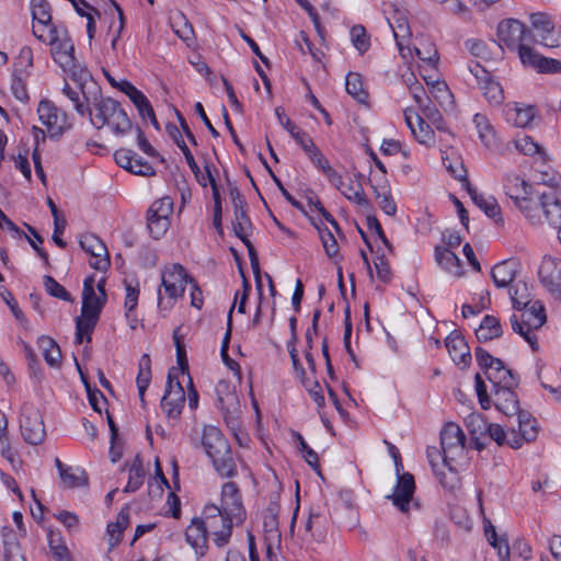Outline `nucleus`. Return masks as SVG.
Here are the masks:
<instances>
[{
    "mask_svg": "<svg viewBox=\"0 0 561 561\" xmlns=\"http://www.w3.org/2000/svg\"><path fill=\"white\" fill-rule=\"evenodd\" d=\"M466 436L455 423H447L440 432L442 454L427 448V458L440 484L449 491L459 486V468L465 458Z\"/></svg>",
    "mask_w": 561,
    "mask_h": 561,
    "instance_id": "f257e3e1",
    "label": "nucleus"
},
{
    "mask_svg": "<svg viewBox=\"0 0 561 561\" xmlns=\"http://www.w3.org/2000/svg\"><path fill=\"white\" fill-rule=\"evenodd\" d=\"M94 275H89L83 282L81 314L76 318V337L78 344L85 340L91 342L92 332L107 301V295H99L95 288Z\"/></svg>",
    "mask_w": 561,
    "mask_h": 561,
    "instance_id": "f03ea898",
    "label": "nucleus"
},
{
    "mask_svg": "<svg viewBox=\"0 0 561 561\" xmlns=\"http://www.w3.org/2000/svg\"><path fill=\"white\" fill-rule=\"evenodd\" d=\"M201 444L207 457L211 460L215 470L221 477L230 478L237 473V466L231 454L230 445L218 427L205 425Z\"/></svg>",
    "mask_w": 561,
    "mask_h": 561,
    "instance_id": "7ed1b4c3",
    "label": "nucleus"
},
{
    "mask_svg": "<svg viewBox=\"0 0 561 561\" xmlns=\"http://www.w3.org/2000/svg\"><path fill=\"white\" fill-rule=\"evenodd\" d=\"M505 195L533 226L540 225L539 207L534 198L533 185L516 173H508L503 179Z\"/></svg>",
    "mask_w": 561,
    "mask_h": 561,
    "instance_id": "20e7f679",
    "label": "nucleus"
},
{
    "mask_svg": "<svg viewBox=\"0 0 561 561\" xmlns=\"http://www.w3.org/2000/svg\"><path fill=\"white\" fill-rule=\"evenodd\" d=\"M208 535L213 536L214 543L217 547L226 546L231 537L236 519L225 514L215 504H208L203 510L201 518Z\"/></svg>",
    "mask_w": 561,
    "mask_h": 561,
    "instance_id": "39448f33",
    "label": "nucleus"
},
{
    "mask_svg": "<svg viewBox=\"0 0 561 561\" xmlns=\"http://www.w3.org/2000/svg\"><path fill=\"white\" fill-rule=\"evenodd\" d=\"M474 355L479 366L483 369L488 380L492 383V389L518 385V378L501 359L493 357L482 347H477Z\"/></svg>",
    "mask_w": 561,
    "mask_h": 561,
    "instance_id": "423d86ee",
    "label": "nucleus"
},
{
    "mask_svg": "<svg viewBox=\"0 0 561 561\" xmlns=\"http://www.w3.org/2000/svg\"><path fill=\"white\" fill-rule=\"evenodd\" d=\"M188 276L185 268L180 264H173L162 272V287L167 299L163 297L161 289L158 293V307L161 310H170L175 300L181 297L185 290Z\"/></svg>",
    "mask_w": 561,
    "mask_h": 561,
    "instance_id": "0eeeda50",
    "label": "nucleus"
},
{
    "mask_svg": "<svg viewBox=\"0 0 561 561\" xmlns=\"http://www.w3.org/2000/svg\"><path fill=\"white\" fill-rule=\"evenodd\" d=\"M394 466L397 483L393 488V492L387 495V499L390 500L400 512L407 514L410 512L412 505L417 507V503L413 497L415 481L410 472H401L403 465L399 451H396L394 455Z\"/></svg>",
    "mask_w": 561,
    "mask_h": 561,
    "instance_id": "6e6552de",
    "label": "nucleus"
},
{
    "mask_svg": "<svg viewBox=\"0 0 561 561\" xmlns=\"http://www.w3.org/2000/svg\"><path fill=\"white\" fill-rule=\"evenodd\" d=\"M172 213L173 199L170 196H163L151 204L147 211V228L153 239L160 240L167 233Z\"/></svg>",
    "mask_w": 561,
    "mask_h": 561,
    "instance_id": "1a4fd4ad",
    "label": "nucleus"
},
{
    "mask_svg": "<svg viewBox=\"0 0 561 561\" xmlns=\"http://www.w3.org/2000/svg\"><path fill=\"white\" fill-rule=\"evenodd\" d=\"M383 14L386 20L393 32L398 49L403 58L412 55L410 47L404 46V41L411 36V30L408 23L405 10L398 7L396 3H385Z\"/></svg>",
    "mask_w": 561,
    "mask_h": 561,
    "instance_id": "9d476101",
    "label": "nucleus"
},
{
    "mask_svg": "<svg viewBox=\"0 0 561 561\" xmlns=\"http://www.w3.org/2000/svg\"><path fill=\"white\" fill-rule=\"evenodd\" d=\"M20 431L25 443L39 445L46 437V427L39 410L33 404L25 403L21 410Z\"/></svg>",
    "mask_w": 561,
    "mask_h": 561,
    "instance_id": "9b49d317",
    "label": "nucleus"
},
{
    "mask_svg": "<svg viewBox=\"0 0 561 561\" xmlns=\"http://www.w3.org/2000/svg\"><path fill=\"white\" fill-rule=\"evenodd\" d=\"M218 407L226 424L232 430L240 428L241 407L237 392L227 382H219L217 388Z\"/></svg>",
    "mask_w": 561,
    "mask_h": 561,
    "instance_id": "f8f14e48",
    "label": "nucleus"
},
{
    "mask_svg": "<svg viewBox=\"0 0 561 561\" xmlns=\"http://www.w3.org/2000/svg\"><path fill=\"white\" fill-rule=\"evenodd\" d=\"M185 403V392L178 380V371L171 368L168 374V382L161 400V408L169 419H176L182 413Z\"/></svg>",
    "mask_w": 561,
    "mask_h": 561,
    "instance_id": "ddd939ff",
    "label": "nucleus"
},
{
    "mask_svg": "<svg viewBox=\"0 0 561 561\" xmlns=\"http://www.w3.org/2000/svg\"><path fill=\"white\" fill-rule=\"evenodd\" d=\"M92 98L88 96L83 91L82 93L84 100L88 102L87 113L90 116V121L94 127L100 129L106 126L108 118L112 115V111H106V108L118 107L121 104L111 98H103L101 90L96 84H92Z\"/></svg>",
    "mask_w": 561,
    "mask_h": 561,
    "instance_id": "4468645a",
    "label": "nucleus"
},
{
    "mask_svg": "<svg viewBox=\"0 0 561 561\" xmlns=\"http://www.w3.org/2000/svg\"><path fill=\"white\" fill-rule=\"evenodd\" d=\"M528 33L525 24L515 19L503 20L497 26L500 44L510 50H517L519 58L522 48H530L523 44Z\"/></svg>",
    "mask_w": 561,
    "mask_h": 561,
    "instance_id": "2eb2a0df",
    "label": "nucleus"
},
{
    "mask_svg": "<svg viewBox=\"0 0 561 561\" xmlns=\"http://www.w3.org/2000/svg\"><path fill=\"white\" fill-rule=\"evenodd\" d=\"M48 37L55 61L61 66L71 65L75 60V46L68 31L65 27L50 26Z\"/></svg>",
    "mask_w": 561,
    "mask_h": 561,
    "instance_id": "dca6fc26",
    "label": "nucleus"
},
{
    "mask_svg": "<svg viewBox=\"0 0 561 561\" xmlns=\"http://www.w3.org/2000/svg\"><path fill=\"white\" fill-rule=\"evenodd\" d=\"M531 26L537 41L549 48L561 46V28L557 27L549 15L534 13L530 15Z\"/></svg>",
    "mask_w": 561,
    "mask_h": 561,
    "instance_id": "f3484780",
    "label": "nucleus"
},
{
    "mask_svg": "<svg viewBox=\"0 0 561 561\" xmlns=\"http://www.w3.org/2000/svg\"><path fill=\"white\" fill-rule=\"evenodd\" d=\"M251 226L252 225H251L250 218L248 217V215L245 213V209L237 208L234 210L233 231H234L236 236L239 239H241V241L244 243V245L248 249L250 261H251V266L256 276L260 296H262V285H261L260 278H259V273H260L259 260H257V255L254 250V247L248 238Z\"/></svg>",
    "mask_w": 561,
    "mask_h": 561,
    "instance_id": "a211bd4d",
    "label": "nucleus"
},
{
    "mask_svg": "<svg viewBox=\"0 0 561 561\" xmlns=\"http://www.w3.org/2000/svg\"><path fill=\"white\" fill-rule=\"evenodd\" d=\"M221 512L236 519L239 525L245 519V508L238 485L234 482H226L221 486L220 506Z\"/></svg>",
    "mask_w": 561,
    "mask_h": 561,
    "instance_id": "6ab92c4d",
    "label": "nucleus"
},
{
    "mask_svg": "<svg viewBox=\"0 0 561 561\" xmlns=\"http://www.w3.org/2000/svg\"><path fill=\"white\" fill-rule=\"evenodd\" d=\"M81 248L91 255L90 266L96 271L104 272L110 267V255L104 242L95 234L88 233L80 239Z\"/></svg>",
    "mask_w": 561,
    "mask_h": 561,
    "instance_id": "aec40b11",
    "label": "nucleus"
},
{
    "mask_svg": "<svg viewBox=\"0 0 561 561\" xmlns=\"http://www.w3.org/2000/svg\"><path fill=\"white\" fill-rule=\"evenodd\" d=\"M38 118L50 137H59L66 129V115L53 102L43 100L37 107Z\"/></svg>",
    "mask_w": 561,
    "mask_h": 561,
    "instance_id": "412c9836",
    "label": "nucleus"
},
{
    "mask_svg": "<svg viewBox=\"0 0 561 561\" xmlns=\"http://www.w3.org/2000/svg\"><path fill=\"white\" fill-rule=\"evenodd\" d=\"M541 284L553 295L561 294V260L546 255L538 271Z\"/></svg>",
    "mask_w": 561,
    "mask_h": 561,
    "instance_id": "4be33fe9",
    "label": "nucleus"
},
{
    "mask_svg": "<svg viewBox=\"0 0 561 561\" xmlns=\"http://www.w3.org/2000/svg\"><path fill=\"white\" fill-rule=\"evenodd\" d=\"M518 416V431H511V438L508 446L518 449L524 443H531L538 436L537 421L528 413L520 411L516 414Z\"/></svg>",
    "mask_w": 561,
    "mask_h": 561,
    "instance_id": "5701e85b",
    "label": "nucleus"
},
{
    "mask_svg": "<svg viewBox=\"0 0 561 561\" xmlns=\"http://www.w3.org/2000/svg\"><path fill=\"white\" fill-rule=\"evenodd\" d=\"M403 115L405 124L410 128L413 137L421 145H424L426 147L434 146L435 133L432 129L431 125L426 123L419 113H415L411 108L404 110Z\"/></svg>",
    "mask_w": 561,
    "mask_h": 561,
    "instance_id": "b1692460",
    "label": "nucleus"
},
{
    "mask_svg": "<svg viewBox=\"0 0 561 561\" xmlns=\"http://www.w3.org/2000/svg\"><path fill=\"white\" fill-rule=\"evenodd\" d=\"M540 216L543 215L551 226L561 224V190L559 192H542L536 199Z\"/></svg>",
    "mask_w": 561,
    "mask_h": 561,
    "instance_id": "393cba45",
    "label": "nucleus"
},
{
    "mask_svg": "<svg viewBox=\"0 0 561 561\" xmlns=\"http://www.w3.org/2000/svg\"><path fill=\"white\" fill-rule=\"evenodd\" d=\"M520 62L537 70L540 73H561V61L543 57L533 48L520 49Z\"/></svg>",
    "mask_w": 561,
    "mask_h": 561,
    "instance_id": "a878e982",
    "label": "nucleus"
},
{
    "mask_svg": "<svg viewBox=\"0 0 561 561\" xmlns=\"http://www.w3.org/2000/svg\"><path fill=\"white\" fill-rule=\"evenodd\" d=\"M116 163L134 174L149 176L154 174V169L146 161H142L133 150L122 148L115 151Z\"/></svg>",
    "mask_w": 561,
    "mask_h": 561,
    "instance_id": "bb28decb",
    "label": "nucleus"
},
{
    "mask_svg": "<svg viewBox=\"0 0 561 561\" xmlns=\"http://www.w3.org/2000/svg\"><path fill=\"white\" fill-rule=\"evenodd\" d=\"M515 387L506 386L492 389V400L495 408L507 416L516 415L520 412L519 401L513 390Z\"/></svg>",
    "mask_w": 561,
    "mask_h": 561,
    "instance_id": "cd10ccee",
    "label": "nucleus"
},
{
    "mask_svg": "<svg viewBox=\"0 0 561 561\" xmlns=\"http://www.w3.org/2000/svg\"><path fill=\"white\" fill-rule=\"evenodd\" d=\"M519 264L515 260H505L495 264L491 270V276L497 288L510 289L516 283Z\"/></svg>",
    "mask_w": 561,
    "mask_h": 561,
    "instance_id": "c85d7f7f",
    "label": "nucleus"
},
{
    "mask_svg": "<svg viewBox=\"0 0 561 561\" xmlns=\"http://www.w3.org/2000/svg\"><path fill=\"white\" fill-rule=\"evenodd\" d=\"M185 538L198 558L206 554L208 549V534L201 518H194L191 522L186 528Z\"/></svg>",
    "mask_w": 561,
    "mask_h": 561,
    "instance_id": "c756f323",
    "label": "nucleus"
},
{
    "mask_svg": "<svg viewBox=\"0 0 561 561\" xmlns=\"http://www.w3.org/2000/svg\"><path fill=\"white\" fill-rule=\"evenodd\" d=\"M467 192L470 195L472 202L490 218L496 222L502 221L501 207L497 201L493 196H485L478 192L476 187H472L467 183Z\"/></svg>",
    "mask_w": 561,
    "mask_h": 561,
    "instance_id": "7c9ffc66",
    "label": "nucleus"
},
{
    "mask_svg": "<svg viewBox=\"0 0 561 561\" xmlns=\"http://www.w3.org/2000/svg\"><path fill=\"white\" fill-rule=\"evenodd\" d=\"M445 345L456 365L466 367L470 363L471 354L462 336L450 334L445 340Z\"/></svg>",
    "mask_w": 561,
    "mask_h": 561,
    "instance_id": "2f4dec72",
    "label": "nucleus"
},
{
    "mask_svg": "<svg viewBox=\"0 0 561 561\" xmlns=\"http://www.w3.org/2000/svg\"><path fill=\"white\" fill-rule=\"evenodd\" d=\"M424 66L420 67V73L428 85L430 98H433L439 105L447 106L453 104V94L444 81L433 79L432 75L423 72Z\"/></svg>",
    "mask_w": 561,
    "mask_h": 561,
    "instance_id": "473e14b6",
    "label": "nucleus"
},
{
    "mask_svg": "<svg viewBox=\"0 0 561 561\" xmlns=\"http://www.w3.org/2000/svg\"><path fill=\"white\" fill-rule=\"evenodd\" d=\"M92 84H96L93 81H90L88 84H80L79 89H73L69 83H65L62 88V93L73 103V107L80 115H85L88 110V102L83 98V92L87 93L88 96L92 98L93 88Z\"/></svg>",
    "mask_w": 561,
    "mask_h": 561,
    "instance_id": "72a5a7b5",
    "label": "nucleus"
},
{
    "mask_svg": "<svg viewBox=\"0 0 561 561\" xmlns=\"http://www.w3.org/2000/svg\"><path fill=\"white\" fill-rule=\"evenodd\" d=\"M339 182H330L333 186H335L343 196H345L348 201L360 205L366 206L367 199L364 194V190L362 184L355 180L350 179L347 183H345L342 176L339 174Z\"/></svg>",
    "mask_w": 561,
    "mask_h": 561,
    "instance_id": "f704fd0d",
    "label": "nucleus"
},
{
    "mask_svg": "<svg viewBox=\"0 0 561 561\" xmlns=\"http://www.w3.org/2000/svg\"><path fill=\"white\" fill-rule=\"evenodd\" d=\"M537 111L533 105L510 106L506 111V118L517 127L525 128L534 121Z\"/></svg>",
    "mask_w": 561,
    "mask_h": 561,
    "instance_id": "c9c22d12",
    "label": "nucleus"
},
{
    "mask_svg": "<svg viewBox=\"0 0 561 561\" xmlns=\"http://www.w3.org/2000/svg\"><path fill=\"white\" fill-rule=\"evenodd\" d=\"M523 312L518 316L526 324L527 332L529 329L539 330L547 320L545 308L539 301L533 302L529 307L523 308Z\"/></svg>",
    "mask_w": 561,
    "mask_h": 561,
    "instance_id": "e433bc0d",
    "label": "nucleus"
},
{
    "mask_svg": "<svg viewBox=\"0 0 561 561\" xmlns=\"http://www.w3.org/2000/svg\"><path fill=\"white\" fill-rule=\"evenodd\" d=\"M435 260L449 274L457 277L463 274L459 257L449 249L436 247Z\"/></svg>",
    "mask_w": 561,
    "mask_h": 561,
    "instance_id": "4c0bfd02",
    "label": "nucleus"
},
{
    "mask_svg": "<svg viewBox=\"0 0 561 561\" xmlns=\"http://www.w3.org/2000/svg\"><path fill=\"white\" fill-rule=\"evenodd\" d=\"M419 108L424 121H428L438 131L444 133L446 137L453 138V133L447 127L439 110L433 104L432 99L427 100Z\"/></svg>",
    "mask_w": 561,
    "mask_h": 561,
    "instance_id": "58836bf2",
    "label": "nucleus"
},
{
    "mask_svg": "<svg viewBox=\"0 0 561 561\" xmlns=\"http://www.w3.org/2000/svg\"><path fill=\"white\" fill-rule=\"evenodd\" d=\"M106 111H112L106 126L114 134L122 136L131 129V121L121 105L118 107H107Z\"/></svg>",
    "mask_w": 561,
    "mask_h": 561,
    "instance_id": "ea45409f",
    "label": "nucleus"
},
{
    "mask_svg": "<svg viewBox=\"0 0 561 561\" xmlns=\"http://www.w3.org/2000/svg\"><path fill=\"white\" fill-rule=\"evenodd\" d=\"M413 49L417 58L427 67L426 71H436L438 53L432 42L427 39H421L417 45H414Z\"/></svg>",
    "mask_w": 561,
    "mask_h": 561,
    "instance_id": "a19ab883",
    "label": "nucleus"
},
{
    "mask_svg": "<svg viewBox=\"0 0 561 561\" xmlns=\"http://www.w3.org/2000/svg\"><path fill=\"white\" fill-rule=\"evenodd\" d=\"M502 327L500 320L494 316H485L479 328L476 330L477 339L480 342H486L502 335Z\"/></svg>",
    "mask_w": 561,
    "mask_h": 561,
    "instance_id": "79ce46f5",
    "label": "nucleus"
},
{
    "mask_svg": "<svg viewBox=\"0 0 561 561\" xmlns=\"http://www.w3.org/2000/svg\"><path fill=\"white\" fill-rule=\"evenodd\" d=\"M345 88L347 93L359 103H367L368 91L365 88L363 77L357 72H348L346 76Z\"/></svg>",
    "mask_w": 561,
    "mask_h": 561,
    "instance_id": "37998d69",
    "label": "nucleus"
},
{
    "mask_svg": "<svg viewBox=\"0 0 561 561\" xmlns=\"http://www.w3.org/2000/svg\"><path fill=\"white\" fill-rule=\"evenodd\" d=\"M473 124L481 142L489 148L494 146L496 137L489 118L485 115L478 113L473 116Z\"/></svg>",
    "mask_w": 561,
    "mask_h": 561,
    "instance_id": "c03bdc74",
    "label": "nucleus"
},
{
    "mask_svg": "<svg viewBox=\"0 0 561 561\" xmlns=\"http://www.w3.org/2000/svg\"><path fill=\"white\" fill-rule=\"evenodd\" d=\"M307 156L312 164L322 172L329 182H339V173L331 167L329 160L318 147L313 148Z\"/></svg>",
    "mask_w": 561,
    "mask_h": 561,
    "instance_id": "a18cd8bd",
    "label": "nucleus"
},
{
    "mask_svg": "<svg viewBox=\"0 0 561 561\" xmlns=\"http://www.w3.org/2000/svg\"><path fill=\"white\" fill-rule=\"evenodd\" d=\"M151 381V362L147 354H144L139 360V370L136 378L137 389L140 401L145 403V392Z\"/></svg>",
    "mask_w": 561,
    "mask_h": 561,
    "instance_id": "49530a36",
    "label": "nucleus"
},
{
    "mask_svg": "<svg viewBox=\"0 0 561 561\" xmlns=\"http://www.w3.org/2000/svg\"><path fill=\"white\" fill-rule=\"evenodd\" d=\"M145 470L141 459L136 456L133 462L128 467V482L125 486V492H135L144 483Z\"/></svg>",
    "mask_w": 561,
    "mask_h": 561,
    "instance_id": "de8ad7c7",
    "label": "nucleus"
},
{
    "mask_svg": "<svg viewBox=\"0 0 561 561\" xmlns=\"http://www.w3.org/2000/svg\"><path fill=\"white\" fill-rule=\"evenodd\" d=\"M508 295L513 304V307L517 310H523V308H526L531 302L530 293L528 290L526 283L524 282H516L508 289Z\"/></svg>",
    "mask_w": 561,
    "mask_h": 561,
    "instance_id": "09e8293b",
    "label": "nucleus"
},
{
    "mask_svg": "<svg viewBox=\"0 0 561 561\" xmlns=\"http://www.w3.org/2000/svg\"><path fill=\"white\" fill-rule=\"evenodd\" d=\"M38 344L46 363L51 367L58 366L61 359V352L58 344L49 336H42L38 340Z\"/></svg>",
    "mask_w": 561,
    "mask_h": 561,
    "instance_id": "8fccbe9b",
    "label": "nucleus"
},
{
    "mask_svg": "<svg viewBox=\"0 0 561 561\" xmlns=\"http://www.w3.org/2000/svg\"><path fill=\"white\" fill-rule=\"evenodd\" d=\"M327 517L319 511L311 510L306 520L305 528L317 540H321L325 535Z\"/></svg>",
    "mask_w": 561,
    "mask_h": 561,
    "instance_id": "3c124183",
    "label": "nucleus"
},
{
    "mask_svg": "<svg viewBox=\"0 0 561 561\" xmlns=\"http://www.w3.org/2000/svg\"><path fill=\"white\" fill-rule=\"evenodd\" d=\"M510 322L513 331L520 335L529 344L533 351H537L539 347L537 337L538 330L529 329V332H527L526 324H524L523 320L515 313L511 316Z\"/></svg>",
    "mask_w": 561,
    "mask_h": 561,
    "instance_id": "603ef678",
    "label": "nucleus"
},
{
    "mask_svg": "<svg viewBox=\"0 0 561 561\" xmlns=\"http://www.w3.org/2000/svg\"><path fill=\"white\" fill-rule=\"evenodd\" d=\"M129 525L128 512L121 511L114 523L107 525V534L110 536V546L113 548L121 541L123 531Z\"/></svg>",
    "mask_w": 561,
    "mask_h": 561,
    "instance_id": "864d4df0",
    "label": "nucleus"
},
{
    "mask_svg": "<svg viewBox=\"0 0 561 561\" xmlns=\"http://www.w3.org/2000/svg\"><path fill=\"white\" fill-rule=\"evenodd\" d=\"M31 12L33 22H38L39 25L51 23L50 5L46 0H31Z\"/></svg>",
    "mask_w": 561,
    "mask_h": 561,
    "instance_id": "5fc2aeb1",
    "label": "nucleus"
},
{
    "mask_svg": "<svg viewBox=\"0 0 561 561\" xmlns=\"http://www.w3.org/2000/svg\"><path fill=\"white\" fill-rule=\"evenodd\" d=\"M483 95L491 104H500L503 101V90L499 82L485 75V80L480 82Z\"/></svg>",
    "mask_w": 561,
    "mask_h": 561,
    "instance_id": "6e6d98bb",
    "label": "nucleus"
},
{
    "mask_svg": "<svg viewBox=\"0 0 561 561\" xmlns=\"http://www.w3.org/2000/svg\"><path fill=\"white\" fill-rule=\"evenodd\" d=\"M43 284L45 290L53 297L61 299L64 301H73L71 294L60 285L54 277L45 275L43 277Z\"/></svg>",
    "mask_w": 561,
    "mask_h": 561,
    "instance_id": "4d7b16f0",
    "label": "nucleus"
},
{
    "mask_svg": "<svg viewBox=\"0 0 561 561\" xmlns=\"http://www.w3.org/2000/svg\"><path fill=\"white\" fill-rule=\"evenodd\" d=\"M206 173H207V180L211 186V193H213V198H214V226L217 229H220L221 228L222 208H221V198H220L218 185L216 183L214 175L211 174V172L208 168H206Z\"/></svg>",
    "mask_w": 561,
    "mask_h": 561,
    "instance_id": "13d9d810",
    "label": "nucleus"
},
{
    "mask_svg": "<svg viewBox=\"0 0 561 561\" xmlns=\"http://www.w3.org/2000/svg\"><path fill=\"white\" fill-rule=\"evenodd\" d=\"M351 42L353 46L364 54L370 47L369 36L363 25H354L350 31Z\"/></svg>",
    "mask_w": 561,
    "mask_h": 561,
    "instance_id": "bf43d9fd",
    "label": "nucleus"
},
{
    "mask_svg": "<svg viewBox=\"0 0 561 561\" xmlns=\"http://www.w3.org/2000/svg\"><path fill=\"white\" fill-rule=\"evenodd\" d=\"M514 147L517 151L526 156H534L540 153V146L528 135H518L513 140Z\"/></svg>",
    "mask_w": 561,
    "mask_h": 561,
    "instance_id": "052dcab7",
    "label": "nucleus"
},
{
    "mask_svg": "<svg viewBox=\"0 0 561 561\" xmlns=\"http://www.w3.org/2000/svg\"><path fill=\"white\" fill-rule=\"evenodd\" d=\"M484 434L494 440L499 446H508V442L511 438V432L506 433L505 430L496 423H488Z\"/></svg>",
    "mask_w": 561,
    "mask_h": 561,
    "instance_id": "680f3d73",
    "label": "nucleus"
},
{
    "mask_svg": "<svg viewBox=\"0 0 561 561\" xmlns=\"http://www.w3.org/2000/svg\"><path fill=\"white\" fill-rule=\"evenodd\" d=\"M540 183L548 186L546 192L561 191V174L552 169L540 171Z\"/></svg>",
    "mask_w": 561,
    "mask_h": 561,
    "instance_id": "e2e57ef3",
    "label": "nucleus"
},
{
    "mask_svg": "<svg viewBox=\"0 0 561 561\" xmlns=\"http://www.w3.org/2000/svg\"><path fill=\"white\" fill-rule=\"evenodd\" d=\"M407 84L409 87V91L414 99L415 103L420 107L422 104H424L427 100L431 98L426 94L425 89L421 83L417 82L413 73L405 80Z\"/></svg>",
    "mask_w": 561,
    "mask_h": 561,
    "instance_id": "0e129e2a",
    "label": "nucleus"
},
{
    "mask_svg": "<svg viewBox=\"0 0 561 561\" xmlns=\"http://www.w3.org/2000/svg\"><path fill=\"white\" fill-rule=\"evenodd\" d=\"M376 197L380 199L379 205L383 213L388 216H393L397 211V205L390 195L387 187H381L379 191L374 188Z\"/></svg>",
    "mask_w": 561,
    "mask_h": 561,
    "instance_id": "69168bd1",
    "label": "nucleus"
},
{
    "mask_svg": "<svg viewBox=\"0 0 561 561\" xmlns=\"http://www.w3.org/2000/svg\"><path fill=\"white\" fill-rule=\"evenodd\" d=\"M318 229L327 255L331 259L335 257L339 253V247L333 233L328 228Z\"/></svg>",
    "mask_w": 561,
    "mask_h": 561,
    "instance_id": "338daca9",
    "label": "nucleus"
},
{
    "mask_svg": "<svg viewBox=\"0 0 561 561\" xmlns=\"http://www.w3.org/2000/svg\"><path fill=\"white\" fill-rule=\"evenodd\" d=\"M59 477L67 488H77L87 483L84 472L80 471L77 473L72 470L71 467H68L64 472H61Z\"/></svg>",
    "mask_w": 561,
    "mask_h": 561,
    "instance_id": "774afa93",
    "label": "nucleus"
}]
</instances>
